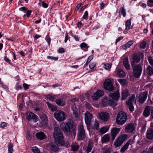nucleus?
I'll use <instances>...</instances> for the list:
<instances>
[{"instance_id":"obj_1","label":"nucleus","mask_w":153,"mask_h":153,"mask_svg":"<svg viewBox=\"0 0 153 153\" xmlns=\"http://www.w3.org/2000/svg\"><path fill=\"white\" fill-rule=\"evenodd\" d=\"M61 129L65 132H68L70 130L75 128L76 126L73 121L71 119H68L65 122H62L60 124Z\"/></svg>"},{"instance_id":"obj_2","label":"nucleus","mask_w":153,"mask_h":153,"mask_svg":"<svg viewBox=\"0 0 153 153\" xmlns=\"http://www.w3.org/2000/svg\"><path fill=\"white\" fill-rule=\"evenodd\" d=\"M133 69V75L136 78L140 76L142 71V67L140 64L131 65Z\"/></svg>"},{"instance_id":"obj_3","label":"nucleus","mask_w":153,"mask_h":153,"mask_svg":"<svg viewBox=\"0 0 153 153\" xmlns=\"http://www.w3.org/2000/svg\"><path fill=\"white\" fill-rule=\"evenodd\" d=\"M53 136L55 141L58 142H60L63 139V135L59 127H56L54 128L53 131Z\"/></svg>"},{"instance_id":"obj_4","label":"nucleus","mask_w":153,"mask_h":153,"mask_svg":"<svg viewBox=\"0 0 153 153\" xmlns=\"http://www.w3.org/2000/svg\"><path fill=\"white\" fill-rule=\"evenodd\" d=\"M127 120V115L124 112H120L118 114L116 118V123L119 125L124 124Z\"/></svg>"},{"instance_id":"obj_5","label":"nucleus","mask_w":153,"mask_h":153,"mask_svg":"<svg viewBox=\"0 0 153 153\" xmlns=\"http://www.w3.org/2000/svg\"><path fill=\"white\" fill-rule=\"evenodd\" d=\"M135 98V95L134 94H131L130 95L128 98L126 100V104L128 106L129 111L131 112H133L134 110L133 102Z\"/></svg>"},{"instance_id":"obj_6","label":"nucleus","mask_w":153,"mask_h":153,"mask_svg":"<svg viewBox=\"0 0 153 153\" xmlns=\"http://www.w3.org/2000/svg\"><path fill=\"white\" fill-rule=\"evenodd\" d=\"M128 138L127 135L123 134L119 136L114 142V145L116 147L120 146L122 143Z\"/></svg>"},{"instance_id":"obj_7","label":"nucleus","mask_w":153,"mask_h":153,"mask_svg":"<svg viewBox=\"0 0 153 153\" xmlns=\"http://www.w3.org/2000/svg\"><path fill=\"white\" fill-rule=\"evenodd\" d=\"M148 92L146 91L143 92L139 93L137 95L136 99L140 103L143 104L146 100Z\"/></svg>"},{"instance_id":"obj_8","label":"nucleus","mask_w":153,"mask_h":153,"mask_svg":"<svg viewBox=\"0 0 153 153\" xmlns=\"http://www.w3.org/2000/svg\"><path fill=\"white\" fill-rule=\"evenodd\" d=\"M77 136L79 140H82L86 136L85 131L82 125H80L78 127Z\"/></svg>"},{"instance_id":"obj_9","label":"nucleus","mask_w":153,"mask_h":153,"mask_svg":"<svg viewBox=\"0 0 153 153\" xmlns=\"http://www.w3.org/2000/svg\"><path fill=\"white\" fill-rule=\"evenodd\" d=\"M54 115L56 120L60 122L63 121L65 119V114L62 111H57L54 114Z\"/></svg>"},{"instance_id":"obj_10","label":"nucleus","mask_w":153,"mask_h":153,"mask_svg":"<svg viewBox=\"0 0 153 153\" xmlns=\"http://www.w3.org/2000/svg\"><path fill=\"white\" fill-rule=\"evenodd\" d=\"M26 117L28 121L33 120L34 122H37L39 119L37 116L31 112H28L27 113Z\"/></svg>"},{"instance_id":"obj_11","label":"nucleus","mask_w":153,"mask_h":153,"mask_svg":"<svg viewBox=\"0 0 153 153\" xmlns=\"http://www.w3.org/2000/svg\"><path fill=\"white\" fill-rule=\"evenodd\" d=\"M104 88L108 91H112L113 89V87L110 79H106L104 83Z\"/></svg>"},{"instance_id":"obj_12","label":"nucleus","mask_w":153,"mask_h":153,"mask_svg":"<svg viewBox=\"0 0 153 153\" xmlns=\"http://www.w3.org/2000/svg\"><path fill=\"white\" fill-rule=\"evenodd\" d=\"M92 115L91 114L86 111L85 114V120L87 126L90 125Z\"/></svg>"},{"instance_id":"obj_13","label":"nucleus","mask_w":153,"mask_h":153,"mask_svg":"<svg viewBox=\"0 0 153 153\" xmlns=\"http://www.w3.org/2000/svg\"><path fill=\"white\" fill-rule=\"evenodd\" d=\"M99 118L105 122L107 121L109 118V114L105 112H102L99 114Z\"/></svg>"},{"instance_id":"obj_14","label":"nucleus","mask_w":153,"mask_h":153,"mask_svg":"<svg viewBox=\"0 0 153 153\" xmlns=\"http://www.w3.org/2000/svg\"><path fill=\"white\" fill-rule=\"evenodd\" d=\"M125 126V131L127 133H131L135 130V127L133 123L126 124Z\"/></svg>"},{"instance_id":"obj_15","label":"nucleus","mask_w":153,"mask_h":153,"mask_svg":"<svg viewBox=\"0 0 153 153\" xmlns=\"http://www.w3.org/2000/svg\"><path fill=\"white\" fill-rule=\"evenodd\" d=\"M104 94L103 91L100 90H98L94 93L92 96V99L94 100H97L98 99L102 97Z\"/></svg>"},{"instance_id":"obj_16","label":"nucleus","mask_w":153,"mask_h":153,"mask_svg":"<svg viewBox=\"0 0 153 153\" xmlns=\"http://www.w3.org/2000/svg\"><path fill=\"white\" fill-rule=\"evenodd\" d=\"M120 129L118 128L114 127L111 130V138L112 140H114L116 136L118 134Z\"/></svg>"},{"instance_id":"obj_17","label":"nucleus","mask_w":153,"mask_h":153,"mask_svg":"<svg viewBox=\"0 0 153 153\" xmlns=\"http://www.w3.org/2000/svg\"><path fill=\"white\" fill-rule=\"evenodd\" d=\"M56 141H55L51 143L48 146L49 149L53 152H56L58 151V144H57Z\"/></svg>"},{"instance_id":"obj_18","label":"nucleus","mask_w":153,"mask_h":153,"mask_svg":"<svg viewBox=\"0 0 153 153\" xmlns=\"http://www.w3.org/2000/svg\"><path fill=\"white\" fill-rule=\"evenodd\" d=\"M140 60V55L137 53H135L133 57V61L131 62V65H137Z\"/></svg>"},{"instance_id":"obj_19","label":"nucleus","mask_w":153,"mask_h":153,"mask_svg":"<svg viewBox=\"0 0 153 153\" xmlns=\"http://www.w3.org/2000/svg\"><path fill=\"white\" fill-rule=\"evenodd\" d=\"M102 103L104 105L106 106L108 104H110L112 106H115L116 105V103L115 102L111 101L108 99L105 98L102 100Z\"/></svg>"},{"instance_id":"obj_20","label":"nucleus","mask_w":153,"mask_h":153,"mask_svg":"<svg viewBox=\"0 0 153 153\" xmlns=\"http://www.w3.org/2000/svg\"><path fill=\"white\" fill-rule=\"evenodd\" d=\"M109 96L110 97L112 98V99L115 100H118L120 97L119 90H117L115 92L110 94Z\"/></svg>"},{"instance_id":"obj_21","label":"nucleus","mask_w":153,"mask_h":153,"mask_svg":"<svg viewBox=\"0 0 153 153\" xmlns=\"http://www.w3.org/2000/svg\"><path fill=\"white\" fill-rule=\"evenodd\" d=\"M40 122L42 125L46 126L47 125L48 118L45 115H41L40 117Z\"/></svg>"},{"instance_id":"obj_22","label":"nucleus","mask_w":153,"mask_h":153,"mask_svg":"<svg viewBox=\"0 0 153 153\" xmlns=\"http://www.w3.org/2000/svg\"><path fill=\"white\" fill-rule=\"evenodd\" d=\"M123 65L125 68L127 70H129L131 68L130 66L128 58L127 57L125 58L123 61Z\"/></svg>"},{"instance_id":"obj_23","label":"nucleus","mask_w":153,"mask_h":153,"mask_svg":"<svg viewBox=\"0 0 153 153\" xmlns=\"http://www.w3.org/2000/svg\"><path fill=\"white\" fill-rule=\"evenodd\" d=\"M129 95L128 91L127 89L123 90L121 92V100H125Z\"/></svg>"},{"instance_id":"obj_24","label":"nucleus","mask_w":153,"mask_h":153,"mask_svg":"<svg viewBox=\"0 0 153 153\" xmlns=\"http://www.w3.org/2000/svg\"><path fill=\"white\" fill-rule=\"evenodd\" d=\"M132 140H128L126 144L123 146L120 149V152L121 153H124L126 150L128 149V147L130 144H131V142Z\"/></svg>"},{"instance_id":"obj_25","label":"nucleus","mask_w":153,"mask_h":153,"mask_svg":"<svg viewBox=\"0 0 153 153\" xmlns=\"http://www.w3.org/2000/svg\"><path fill=\"white\" fill-rule=\"evenodd\" d=\"M69 131H70L65 132L64 133L68 135H71L72 138L73 139H74L75 138L76 135V128L70 130Z\"/></svg>"},{"instance_id":"obj_26","label":"nucleus","mask_w":153,"mask_h":153,"mask_svg":"<svg viewBox=\"0 0 153 153\" xmlns=\"http://www.w3.org/2000/svg\"><path fill=\"white\" fill-rule=\"evenodd\" d=\"M146 137L149 140L153 139V129L150 128L148 130L146 133Z\"/></svg>"},{"instance_id":"obj_27","label":"nucleus","mask_w":153,"mask_h":153,"mask_svg":"<svg viewBox=\"0 0 153 153\" xmlns=\"http://www.w3.org/2000/svg\"><path fill=\"white\" fill-rule=\"evenodd\" d=\"M36 136L38 139L40 140L44 139L46 137L45 134L42 131H40L37 133L36 134Z\"/></svg>"},{"instance_id":"obj_28","label":"nucleus","mask_w":153,"mask_h":153,"mask_svg":"<svg viewBox=\"0 0 153 153\" xmlns=\"http://www.w3.org/2000/svg\"><path fill=\"white\" fill-rule=\"evenodd\" d=\"M110 135L106 134L104 135L102 139V143L108 142L109 141L110 138Z\"/></svg>"},{"instance_id":"obj_29","label":"nucleus","mask_w":153,"mask_h":153,"mask_svg":"<svg viewBox=\"0 0 153 153\" xmlns=\"http://www.w3.org/2000/svg\"><path fill=\"white\" fill-rule=\"evenodd\" d=\"M150 107L148 106H146L145 108L144 111L143 113V114L145 117H147L150 114Z\"/></svg>"},{"instance_id":"obj_30","label":"nucleus","mask_w":153,"mask_h":153,"mask_svg":"<svg viewBox=\"0 0 153 153\" xmlns=\"http://www.w3.org/2000/svg\"><path fill=\"white\" fill-rule=\"evenodd\" d=\"M56 103L59 105L62 106H64L65 105V101L61 98H58L56 100Z\"/></svg>"},{"instance_id":"obj_31","label":"nucleus","mask_w":153,"mask_h":153,"mask_svg":"<svg viewBox=\"0 0 153 153\" xmlns=\"http://www.w3.org/2000/svg\"><path fill=\"white\" fill-rule=\"evenodd\" d=\"M117 74L118 77H124L126 76V73L121 69H119L117 71Z\"/></svg>"},{"instance_id":"obj_32","label":"nucleus","mask_w":153,"mask_h":153,"mask_svg":"<svg viewBox=\"0 0 153 153\" xmlns=\"http://www.w3.org/2000/svg\"><path fill=\"white\" fill-rule=\"evenodd\" d=\"M134 42L133 41H131L128 42L126 43L123 45L122 46V48L125 50L126 49L129 48L131 45L133 44Z\"/></svg>"},{"instance_id":"obj_33","label":"nucleus","mask_w":153,"mask_h":153,"mask_svg":"<svg viewBox=\"0 0 153 153\" xmlns=\"http://www.w3.org/2000/svg\"><path fill=\"white\" fill-rule=\"evenodd\" d=\"M146 72L149 76H151L153 74V67L148 65L147 68Z\"/></svg>"},{"instance_id":"obj_34","label":"nucleus","mask_w":153,"mask_h":153,"mask_svg":"<svg viewBox=\"0 0 153 153\" xmlns=\"http://www.w3.org/2000/svg\"><path fill=\"white\" fill-rule=\"evenodd\" d=\"M71 149L72 151H78L79 148V146L77 143H73L71 146Z\"/></svg>"},{"instance_id":"obj_35","label":"nucleus","mask_w":153,"mask_h":153,"mask_svg":"<svg viewBox=\"0 0 153 153\" xmlns=\"http://www.w3.org/2000/svg\"><path fill=\"white\" fill-rule=\"evenodd\" d=\"M32 150L34 153H45L43 151H42L36 146L33 147L32 148Z\"/></svg>"},{"instance_id":"obj_36","label":"nucleus","mask_w":153,"mask_h":153,"mask_svg":"<svg viewBox=\"0 0 153 153\" xmlns=\"http://www.w3.org/2000/svg\"><path fill=\"white\" fill-rule=\"evenodd\" d=\"M58 143L59 145H63L67 148L69 147L70 146V144L68 142L66 141L65 143L64 141H63V140H61L60 142H58Z\"/></svg>"},{"instance_id":"obj_37","label":"nucleus","mask_w":153,"mask_h":153,"mask_svg":"<svg viewBox=\"0 0 153 153\" xmlns=\"http://www.w3.org/2000/svg\"><path fill=\"white\" fill-rule=\"evenodd\" d=\"M109 128L108 127H103L100 129L99 132L100 134H103L107 132Z\"/></svg>"},{"instance_id":"obj_38","label":"nucleus","mask_w":153,"mask_h":153,"mask_svg":"<svg viewBox=\"0 0 153 153\" xmlns=\"http://www.w3.org/2000/svg\"><path fill=\"white\" fill-rule=\"evenodd\" d=\"M13 150V144L11 143V140H10V142L8 144V153H12Z\"/></svg>"},{"instance_id":"obj_39","label":"nucleus","mask_w":153,"mask_h":153,"mask_svg":"<svg viewBox=\"0 0 153 153\" xmlns=\"http://www.w3.org/2000/svg\"><path fill=\"white\" fill-rule=\"evenodd\" d=\"M47 104L50 110L52 111H55L56 110V107L49 102H47Z\"/></svg>"},{"instance_id":"obj_40","label":"nucleus","mask_w":153,"mask_h":153,"mask_svg":"<svg viewBox=\"0 0 153 153\" xmlns=\"http://www.w3.org/2000/svg\"><path fill=\"white\" fill-rule=\"evenodd\" d=\"M80 47L81 48L83 49V48H85L84 50L85 51H87L88 50V48L89 47V46H88L87 44L85 42H82L80 45Z\"/></svg>"},{"instance_id":"obj_41","label":"nucleus","mask_w":153,"mask_h":153,"mask_svg":"<svg viewBox=\"0 0 153 153\" xmlns=\"http://www.w3.org/2000/svg\"><path fill=\"white\" fill-rule=\"evenodd\" d=\"M93 144L91 142H89L88 144L86 149V151L87 153L90 152L93 148Z\"/></svg>"},{"instance_id":"obj_42","label":"nucleus","mask_w":153,"mask_h":153,"mask_svg":"<svg viewBox=\"0 0 153 153\" xmlns=\"http://www.w3.org/2000/svg\"><path fill=\"white\" fill-rule=\"evenodd\" d=\"M131 25V21L130 19L127 20L126 22V29L128 30L130 28Z\"/></svg>"},{"instance_id":"obj_43","label":"nucleus","mask_w":153,"mask_h":153,"mask_svg":"<svg viewBox=\"0 0 153 153\" xmlns=\"http://www.w3.org/2000/svg\"><path fill=\"white\" fill-rule=\"evenodd\" d=\"M117 80L121 85H125L127 84V80L125 79H118Z\"/></svg>"},{"instance_id":"obj_44","label":"nucleus","mask_w":153,"mask_h":153,"mask_svg":"<svg viewBox=\"0 0 153 153\" xmlns=\"http://www.w3.org/2000/svg\"><path fill=\"white\" fill-rule=\"evenodd\" d=\"M73 118L75 120H77L79 119V116L77 111L75 110H73Z\"/></svg>"},{"instance_id":"obj_45","label":"nucleus","mask_w":153,"mask_h":153,"mask_svg":"<svg viewBox=\"0 0 153 153\" xmlns=\"http://www.w3.org/2000/svg\"><path fill=\"white\" fill-rule=\"evenodd\" d=\"M104 68L107 70H109L111 67V65L108 63H105L103 64Z\"/></svg>"},{"instance_id":"obj_46","label":"nucleus","mask_w":153,"mask_h":153,"mask_svg":"<svg viewBox=\"0 0 153 153\" xmlns=\"http://www.w3.org/2000/svg\"><path fill=\"white\" fill-rule=\"evenodd\" d=\"M93 57L92 56H89L87 60V62L84 65V67H85L87 65L88 63L90 62L91 60L93 59Z\"/></svg>"},{"instance_id":"obj_47","label":"nucleus","mask_w":153,"mask_h":153,"mask_svg":"<svg viewBox=\"0 0 153 153\" xmlns=\"http://www.w3.org/2000/svg\"><path fill=\"white\" fill-rule=\"evenodd\" d=\"M47 98L49 100L53 101L54 99V97L50 94H49L46 96Z\"/></svg>"},{"instance_id":"obj_48","label":"nucleus","mask_w":153,"mask_h":153,"mask_svg":"<svg viewBox=\"0 0 153 153\" xmlns=\"http://www.w3.org/2000/svg\"><path fill=\"white\" fill-rule=\"evenodd\" d=\"M4 59L5 61L7 63L11 65V61L10 59L7 57V56H5L4 57Z\"/></svg>"},{"instance_id":"obj_49","label":"nucleus","mask_w":153,"mask_h":153,"mask_svg":"<svg viewBox=\"0 0 153 153\" xmlns=\"http://www.w3.org/2000/svg\"><path fill=\"white\" fill-rule=\"evenodd\" d=\"M88 17V13L87 11H85V12L84 15L82 17V18L84 19H87Z\"/></svg>"},{"instance_id":"obj_50","label":"nucleus","mask_w":153,"mask_h":153,"mask_svg":"<svg viewBox=\"0 0 153 153\" xmlns=\"http://www.w3.org/2000/svg\"><path fill=\"white\" fill-rule=\"evenodd\" d=\"M148 60L150 64L153 66V59L151 56H149L148 58Z\"/></svg>"},{"instance_id":"obj_51","label":"nucleus","mask_w":153,"mask_h":153,"mask_svg":"<svg viewBox=\"0 0 153 153\" xmlns=\"http://www.w3.org/2000/svg\"><path fill=\"white\" fill-rule=\"evenodd\" d=\"M96 66V63L95 62L91 63L89 65V68L90 69H93Z\"/></svg>"},{"instance_id":"obj_52","label":"nucleus","mask_w":153,"mask_h":153,"mask_svg":"<svg viewBox=\"0 0 153 153\" xmlns=\"http://www.w3.org/2000/svg\"><path fill=\"white\" fill-rule=\"evenodd\" d=\"M99 127V124L97 122H95L93 126V128H95L96 129H98Z\"/></svg>"},{"instance_id":"obj_53","label":"nucleus","mask_w":153,"mask_h":153,"mask_svg":"<svg viewBox=\"0 0 153 153\" xmlns=\"http://www.w3.org/2000/svg\"><path fill=\"white\" fill-rule=\"evenodd\" d=\"M121 13L123 15V17H125L126 16V10L124 9V8L123 7L121 10Z\"/></svg>"},{"instance_id":"obj_54","label":"nucleus","mask_w":153,"mask_h":153,"mask_svg":"<svg viewBox=\"0 0 153 153\" xmlns=\"http://www.w3.org/2000/svg\"><path fill=\"white\" fill-rule=\"evenodd\" d=\"M47 58L48 59H51L55 60H57L58 59V57H53L51 56H48L47 57Z\"/></svg>"},{"instance_id":"obj_55","label":"nucleus","mask_w":153,"mask_h":153,"mask_svg":"<svg viewBox=\"0 0 153 153\" xmlns=\"http://www.w3.org/2000/svg\"><path fill=\"white\" fill-rule=\"evenodd\" d=\"M19 10L22 11H24V13H26L25 11L27 10V9L25 7H23L20 8Z\"/></svg>"},{"instance_id":"obj_56","label":"nucleus","mask_w":153,"mask_h":153,"mask_svg":"<svg viewBox=\"0 0 153 153\" xmlns=\"http://www.w3.org/2000/svg\"><path fill=\"white\" fill-rule=\"evenodd\" d=\"M111 150L109 148H107L104 150L103 151L102 153H111Z\"/></svg>"},{"instance_id":"obj_57","label":"nucleus","mask_w":153,"mask_h":153,"mask_svg":"<svg viewBox=\"0 0 153 153\" xmlns=\"http://www.w3.org/2000/svg\"><path fill=\"white\" fill-rule=\"evenodd\" d=\"M146 45V43L145 42H143L140 44V47L144 49L145 48Z\"/></svg>"},{"instance_id":"obj_58","label":"nucleus","mask_w":153,"mask_h":153,"mask_svg":"<svg viewBox=\"0 0 153 153\" xmlns=\"http://www.w3.org/2000/svg\"><path fill=\"white\" fill-rule=\"evenodd\" d=\"M42 6L45 8H46L48 7V4L46 3L43 1L42 2Z\"/></svg>"},{"instance_id":"obj_59","label":"nucleus","mask_w":153,"mask_h":153,"mask_svg":"<svg viewBox=\"0 0 153 153\" xmlns=\"http://www.w3.org/2000/svg\"><path fill=\"white\" fill-rule=\"evenodd\" d=\"M7 126V123L5 122H2L0 126L2 128H4Z\"/></svg>"},{"instance_id":"obj_60","label":"nucleus","mask_w":153,"mask_h":153,"mask_svg":"<svg viewBox=\"0 0 153 153\" xmlns=\"http://www.w3.org/2000/svg\"><path fill=\"white\" fill-rule=\"evenodd\" d=\"M31 12L32 11L30 10H28L26 12V15L27 17H29L31 13Z\"/></svg>"},{"instance_id":"obj_61","label":"nucleus","mask_w":153,"mask_h":153,"mask_svg":"<svg viewBox=\"0 0 153 153\" xmlns=\"http://www.w3.org/2000/svg\"><path fill=\"white\" fill-rule=\"evenodd\" d=\"M23 86L24 89L25 90H26L28 88V87L29 86V85H28L26 83H24L23 85Z\"/></svg>"},{"instance_id":"obj_62","label":"nucleus","mask_w":153,"mask_h":153,"mask_svg":"<svg viewBox=\"0 0 153 153\" xmlns=\"http://www.w3.org/2000/svg\"><path fill=\"white\" fill-rule=\"evenodd\" d=\"M123 37H120L117 39L116 40V42L115 43V45H116L117 43L120 41V40L122 39H123Z\"/></svg>"},{"instance_id":"obj_63","label":"nucleus","mask_w":153,"mask_h":153,"mask_svg":"<svg viewBox=\"0 0 153 153\" xmlns=\"http://www.w3.org/2000/svg\"><path fill=\"white\" fill-rule=\"evenodd\" d=\"M150 118L151 119H153V107H152L151 110Z\"/></svg>"},{"instance_id":"obj_64","label":"nucleus","mask_w":153,"mask_h":153,"mask_svg":"<svg viewBox=\"0 0 153 153\" xmlns=\"http://www.w3.org/2000/svg\"><path fill=\"white\" fill-rule=\"evenodd\" d=\"M83 24L80 22H78L77 24V26L78 28H80L82 26Z\"/></svg>"}]
</instances>
